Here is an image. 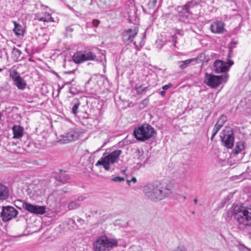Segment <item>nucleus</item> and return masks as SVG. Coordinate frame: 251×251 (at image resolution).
Instances as JSON below:
<instances>
[{"mask_svg":"<svg viewBox=\"0 0 251 251\" xmlns=\"http://www.w3.org/2000/svg\"><path fill=\"white\" fill-rule=\"evenodd\" d=\"M60 173H62V171L61 170H60Z\"/></svg>","mask_w":251,"mask_h":251,"instance_id":"nucleus-60","label":"nucleus"},{"mask_svg":"<svg viewBox=\"0 0 251 251\" xmlns=\"http://www.w3.org/2000/svg\"><path fill=\"white\" fill-rule=\"evenodd\" d=\"M194 61H196V59H189L184 61H180L178 62L179 67L180 69H184L188 67V66Z\"/></svg>","mask_w":251,"mask_h":251,"instance_id":"nucleus-21","label":"nucleus"},{"mask_svg":"<svg viewBox=\"0 0 251 251\" xmlns=\"http://www.w3.org/2000/svg\"><path fill=\"white\" fill-rule=\"evenodd\" d=\"M85 216H86V218L88 219H90L91 218V215H87V214H86L85 215Z\"/></svg>","mask_w":251,"mask_h":251,"instance_id":"nucleus-51","label":"nucleus"},{"mask_svg":"<svg viewBox=\"0 0 251 251\" xmlns=\"http://www.w3.org/2000/svg\"><path fill=\"white\" fill-rule=\"evenodd\" d=\"M237 43L236 41H234L233 40H232L230 44H229V52L227 54V58H230L232 57L233 55V51L232 50L233 48H235L236 46Z\"/></svg>","mask_w":251,"mask_h":251,"instance_id":"nucleus-24","label":"nucleus"},{"mask_svg":"<svg viewBox=\"0 0 251 251\" xmlns=\"http://www.w3.org/2000/svg\"><path fill=\"white\" fill-rule=\"evenodd\" d=\"M225 24L222 21H216L212 23L209 27L210 31L215 34H222L226 31Z\"/></svg>","mask_w":251,"mask_h":251,"instance_id":"nucleus-15","label":"nucleus"},{"mask_svg":"<svg viewBox=\"0 0 251 251\" xmlns=\"http://www.w3.org/2000/svg\"><path fill=\"white\" fill-rule=\"evenodd\" d=\"M54 177L57 185L67 183L70 179L69 175L66 174H55Z\"/></svg>","mask_w":251,"mask_h":251,"instance_id":"nucleus-17","label":"nucleus"},{"mask_svg":"<svg viewBox=\"0 0 251 251\" xmlns=\"http://www.w3.org/2000/svg\"><path fill=\"white\" fill-rule=\"evenodd\" d=\"M74 28H73V27L72 26H68L66 27V30L67 32H73L74 31Z\"/></svg>","mask_w":251,"mask_h":251,"instance_id":"nucleus-44","label":"nucleus"},{"mask_svg":"<svg viewBox=\"0 0 251 251\" xmlns=\"http://www.w3.org/2000/svg\"><path fill=\"white\" fill-rule=\"evenodd\" d=\"M148 102H149V100L148 99H145L142 100V104L146 106L148 105Z\"/></svg>","mask_w":251,"mask_h":251,"instance_id":"nucleus-45","label":"nucleus"},{"mask_svg":"<svg viewBox=\"0 0 251 251\" xmlns=\"http://www.w3.org/2000/svg\"><path fill=\"white\" fill-rule=\"evenodd\" d=\"M68 224L71 225L74 229H78V226L76 224L75 221L73 219H69Z\"/></svg>","mask_w":251,"mask_h":251,"instance_id":"nucleus-34","label":"nucleus"},{"mask_svg":"<svg viewBox=\"0 0 251 251\" xmlns=\"http://www.w3.org/2000/svg\"><path fill=\"white\" fill-rule=\"evenodd\" d=\"M2 70H3V69H1V68H0V72H2Z\"/></svg>","mask_w":251,"mask_h":251,"instance_id":"nucleus-57","label":"nucleus"},{"mask_svg":"<svg viewBox=\"0 0 251 251\" xmlns=\"http://www.w3.org/2000/svg\"><path fill=\"white\" fill-rule=\"evenodd\" d=\"M91 78H89V79H88V80L85 83V86H86L90 82V81L91 80Z\"/></svg>","mask_w":251,"mask_h":251,"instance_id":"nucleus-52","label":"nucleus"},{"mask_svg":"<svg viewBox=\"0 0 251 251\" xmlns=\"http://www.w3.org/2000/svg\"><path fill=\"white\" fill-rule=\"evenodd\" d=\"M77 222L80 224V225L82 226L85 224V221L84 219H81L79 217H78L77 219Z\"/></svg>","mask_w":251,"mask_h":251,"instance_id":"nucleus-41","label":"nucleus"},{"mask_svg":"<svg viewBox=\"0 0 251 251\" xmlns=\"http://www.w3.org/2000/svg\"><path fill=\"white\" fill-rule=\"evenodd\" d=\"M18 211L13 207L7 206L3 207L0 213V216L3 222H7L17 216Z\"/></svg>","mask_w":251,"mask_h":251,"instance_id":"nucleus-11","label":"nucleus"},{"mask_svg":"<svg viewBox=\"0 0 251 251\" xmlns=\"http://www.w3.org/2000/svg\"><path fill=\"white\" fill-rule=\"evenodd\" d=\"M183 198L184 199H185L186 198V197L184 196L183 197Z\"/></svg>","mask_w":251,"mask_h":251,"instance_id":"nucleus-58","label":"nucleus"},{"mask_svg":"<svg viewBox=\"0 0 251 251\" xmlns=\"http://www.w3.org/2000/svg\"><path fill=\"white\" fill-rule=\"evenodd\" d=\"M174 180L165 178L161 181H156L144 186L145 195L152 200H161L170 196L177 187Z\"/></svg>","mask_w":251,"mask_h":251,"instance_id":"nucleus-1","label":"nucleus"},{"mask_svg":"<svg viewBox=\"0 0 251 251\" xmlns=\"http://www.w3.org/2000/svg\"><path fill=\"white\" fill-rule=\"evenodd\" d=\"M226 62L220 60H216L213 64L214 70L216 73H224L227 71L229 68L233 64V61L227 58Z\"/></svg>","mask_w":251,"mask_h":251,"instance_id":"nucleus-9","label":"nucleus"},{"mask_svg":"<svg viewBox=\"0 0 251 251\" xmlns=\"http://www.w3.org/2000/svg\"><path fill=\"white\" fill-rule=\"evenodd\" d=\"M163 45H162L160 47V49H161Z\"/></svg>","mask_w":251,"mask_h":251,"instance_id":"nucleus-59","label":"nucleus"},{"mask_svg":"<svg viewBox=\"0 0 251 251\" xmlns=\"http://www.w3.org/2000/svg\"><path fill=\"white\" fill-rule=\"evenodd\" d=\"M204 55V54L203 53H201L199 54V56H198V57L197 58H196L195 59H196V61L198 59H199L200 60H201V58H202V57H203Z\"/></svg>","mask_w":251,"mask_h":251,"instance_id":"nucleus-47","label":"nucleus"},{"mask_svg":"<svg viewBox=\"0 0 251 251\" xmlns=\"http://www.w3.org/2000/svg\"><path fill=\"white\" fill-rule=\"evenodd\" d=\"M49 18H50V21H49V22H54L53 18L51 17V16L50 17H49Z\"/></svg>","mask_w":251,"mask_h":251,"instance_id":"nucleus-50","label":"nucleus"},{"mask_svg":"<svg viewBox=\"0 0 251 251\" xmlns=\"http://www.w3.org/2000/svg\"><path fill=\"white\" fill-rule=\"evenodd\" d=\"M137 151H138L139 153H140V150H139V149L137 150Z\"/></svg>","mask_w":251,"mask_h":251,"instance_id":"nucleus-55","label":"nucleus"},{"mask_svg":"<svg viewBox=\"0 0 251 251\" xmlns=\"http://www.w3.org/2000/svg\"><path fill=\"white\" fill-rule=\"evenodd\" d=\"M240 229L246 232L248 234L251 235V225H242V228Z\"/></svg>","mask_w":251,"mask_h":251,"instance_id":"nucleus-30","label":"nucleus"},{"mask_svg":"<svg viewBox=\"0 0 251 251\" xmlns=\"http://www.w3.org/2000/svg\"><path fill=\"white\" fill-rule=\"evenodd\" d=\"M72 104H73L72 113L74 115H76L78 113V109L80 105V102L77 99H75L73 101Z\"/></svg>","mask_w":251,"mask_h":251,"instance_id":"nucleus-22","label":"nucleus"},{"mask_svg":"<svg viewBox=\"0 0 251 251\" xmlns=\"http://www.w3.org/2000/svg\"><path fill=\"white\" fill-rule=\"evenodd\" d=\"M160 94L161 95V96L164 97L166 94L165 91L163 90L162 91L160 92Z\"/></svg>","mask_w":251,"mask_h":251,"instance_id":"nucleus-48","label":"nucleus"},{"mask_svg":"<svg viewBox=\"0 0 251 251\" xmlns=\"http://www.w3.org/2000/svg\"><path fill=\"white\" fill-rule=\"evenodd\" d=\"M223 146L227 149H231L234 145V136L231 130H224L220 135Z\"/></svg>","mask_w":251,"mask_h":251,"instance_id":"nucleus-8","label":"nucleus"},{"mask_svg":"<svg viewBox=\"0 0 251 251\" xmlns=\"http://www.w3.org/2000/svg\"><path fill=\"white\" fill-rule=\"evenodd\" d=\"M227 77V75H215L206 73L204 82L211 88H216L223 82H226Z\"/></svg>","mask_w":251,"mask_h":251,"instance_id":"nucleus-6","label":"nucleus"},{"mask_svg":"<svg viewBox=\"0 0 251 251\" xmlns=\"http://www.w3.org/2000/svg\"><path fill=\"white\" fill-rule=\"evenodd\" d=\"M245 179V177L243 176V174H240L238 176H234L230 177V179L232 181H235L236 182H239Z\"/></svg>","mask_w":251,"mask_h":251,"instance_id":"nucleus-28","label":"nucleus"},{"mask_svg":"<svg viewBox=\"0 0 251 251\" xmlns=\"http://www.w3.org/2000/svg\"><path fill=\"white\" fill-rule=\"evenodd\" d=\"M80 206V204L79 203L76 201H73L69 204L68 208L69 210H74L78 208Z\"/></svg>","mask_w":251,"mask_h":251,"instance_id":"nucleus-27","label":"nucleus"},{"mask_svg":"<svg viewBox=\"0 0 251 251\" xmlns=\"http://www.w3.org/2000/svg\"><path fill=\"white\" fill-rule=\"evenodd\" d=\"M136 181H137V180H136V178H135V177H132L131 180L126 179L127 183L128 184V185L129 186L130 185V183L131 182H132L133 183H135L136 182Z\"/></svg>","mask_w":251,"mask_h":251,"instance_id":"nucleus-40","label":"nucleus"},{"mask_svg":"<svg viewBox=\"0 0 251 251\" xmlns=\"http://www.w3.org/2000/svg\"><path fill=\"white\" fill-rule=\"evenodd\" d=\"M85 199V197L80 196L77 198V201H83Z\"/></svg>","mask_w":251,"mask_h":251,"instance_id":"nucleus-46","label":"nucleus"},{"mask_svg":"<svg viewBox=\"0 0 251 251\" xmlns=\"http://www.w3.org/2000/svg\"><path fill=\"white\" fill-rule=\"evenodd\" d=\"M122 152L121 150H115L105 156L100 158L96 165H102L106 171H108L111 165L118 161Z\"/></svg>","mask_w":251,"mask_h":251,"instance_id":"nucleus-5","label":"nucleus"},{"mask_svg":"<svg viewBox=\"0 0 251 251\" xmlns=\"http://www.w3.org/2000/svg\"><path fill=\"white\" fill-rule=\"evenodd\" d=\"M96 57V55L91 51H77L74 54L72 59L75 63L80 64L85 61L94 60Z\"/></svg>","mask_w":251,"mask_h":251,"instance_id":"nucleus-7","label":"nucleus"},{"mask_svg":"<svg viewBox=\"0 0 251 251\" xmlns=\"http://www.w3.org/2000/svg\"><path fill=\"white\" fill-rule=\"evenodd\" d=\"M244 149V143L242 142H237L236 144L235 148L233 151V152L235 154H237L241 151H242Z\"/></svg>","mask_w":251,"mask_h":251,"instance_id":"nucleus-25","label":"nucleus"},{"mask_svg":"<svg viewBox=\"0 0 251 251\" xmlns=\"http://www.w3.org/2000/svg\"><path fill=\"white\" fill-rule=\"evenodd\" d=\"M157 3V0H149L147 6L150 9L154 8Z\"/></svg>","mask_w":251,"mask_h":251,"instance_id":"nucleus-31","label":"nucleus"},{"mask_svg":"<svg viewBox=\"0 0 251 251\" xmlns=\"http://www.w3.org/2000/svg\"><path fill=\"white\" fill-rule=\"evenodd\" d=\"M45 16L46 18V22H49V21H50V18L51 16V15L50 13H45Z\"/></svg>","mask_w":251,"mask_h":251,"instance_id":"nucleus-43","label":"nucleus"},{"mask_svg":"<svg viewBox=\"0 0 251 251\" xmlns=\"http://www.w3.org/2000/svg\"><path fill=\"white\" fill-rule=\"evenodd\" d=\"M124 180V178L120 177V176H116L112 178V180L114 181H115V182H117V181L121 182V181Z\"/></svg>","mask_w":251,"mask_h":251,"instance_id":"nucleus-38","label":"nucleus"},{"mask_svg":"<svg viewBox=\"0 0 251 251\" xmlns=\"http://www.w3.org/2000/svg\"><path fill=\"white\" fill-rule=\"evenodd\" d=\"M134 89L136 92V94L137 95H141L143 94L142 91V85L139 84H136L134 86Z\"/></svg>","mask_w":251,"mask_h":251,"instance_id":"nucleus-33","label":"nucleus"},{"mask_svg":"<svg viewBox=\"0 0 251 251\" xmlns=\"http://www.w3.org/2000/svg\"><path fill=\"white\" fill-rule=\"evenodd\" d=\"M125 172H126V170H122V173H125Z\"/></svg>","mask_w":251,"mask_h":251,"instance_id":"nucleus-56","label":"nucleus"},{"mask_svg":"<svg viewBox=\"0 0 251 251\" xmlns=\"http://www.w3.org/2000/svg\"><path fill=\"white\" fill-rule=\"evenodd\" d=\"M34 19L35 20H38L39 21H43L44 22H46V20L45 14L43 16H41L40 15H36Z\"/></svg>","mask_w":251,"mask_h":251,"instance_id":"nucleus-35","label":"nucleus"},{"mask_svg":"<svg viewBox=\"0 0 251 251\" xmlns=\"http://www.w3.org/2000/svg\"><path fill=\"white\" fill-rule=\"evenodd\" d=\"M10 77L12 79L15 85L20 90H24L26 86L25 80L21 77L20 74L15 70L10 72Z\"/></svg>","mask_w":251,"mask_h":251,"instance_id":"nucleus-12","label":"nucleus"},{"mask_svg":"<svg viewBox=\"0 0 251 251\" xmlns=\"http://www.w3.org/2000/svg\"><path fill=\"white\" fill-rule=\"evenodd\" d=\"M148 89V87H145L142 88V92L143 93V92H146Z\"/></svg>","mask_w":251,"mask_h":251,"instance_id":"nucleus-49","label":"nucleus"},{"mask_svg":"<svg viewBox=\"0 0 251 251\" xmlns=\"http://www.w3.org/2000/svg\"><path fill=\"white\" fill-rule=\"evenodd\" d=\"M75 70L73 71L65 72L64 73V82L66 85L71 84L75 78Z\"/></svg>","mask_w":251,"mask_h":251,"instance_id":"nucleus-18","label":"nucleus"},{"mask_svg":"<svg viewBox=\"0 0 251 251\" xmlns=\"http://www.w3.org/2000/svg\"><path fill=\"white\" fill-rule=\"evenodd\" d=\"M222 126H221L219 123H216L213 129V133L211 137V140H213V138L216 135L217 132L219 131V130L221 128Z\"/></svg>","mask_w":251,"mask_h":251,"instance_id":"nucleus-26","label":"nucleus"},{"mask_svg":"<svg viewBox=\"0 0 251 251\" xmlns=\"http://www.w3.org/2000/svg\"><path fill=\"white\" fill-rule=\"evenodd\" d=\"M15 27L14 28V31L15 34L17 36H23L24 33V30L22 26L19 24H17L14 22Z\"/></svg>","mask_w":251,"mask_h":251,"instance_id":"nucleus-23","label":"nucleus"},{"mask_svg":"<svg viewBox=\"0 0 251 251\" xmlns=\"http://www.w3.org/2000/svg\"><path fill=\"white\" fill-rule=\"evenodd\" d=\"M200 4V1H196L195 0H192L191 1L187 2L185 5L181 7H179L178 9L179 8L182 10V12H184L187 14H190V10L191 8L195 7L196 6L199 5Z\"/></svg>","mask_w":251,"mask_h":251,"instance_id":"nucleus-16","label":"nucleus"},{"mask_svg":"<svg viewBox=\"0 0 251 251\" xmlns=\"http://www.w3.org/2000/svg\"><path fill=\"white\" fill-rule=\"evenodd\" d=\"M9 191L8 188L0 183V200H5L9 197Z\"/></svg>","mask_w":251,"mask_h":251,"instance_id":"nucleus-19","label":"nucleus"},{"mask_svg":"<svg viewBox=\"0 0 251 251\" xmlns=\"http://www.w3.org/2000/svg\"><path fill=\"white\" fill-rule=\"evenodd\" d=\"M12 54L18 58L22 54V51L18 49L14 48L12 50Z\"/></svg>","mask_w":251,"mask_h":251,"instance_id":"nucleus-32","label":"nucleus"},{"mask_svg":"<svg viewBox=\"0 0 251 251\" xmlns=\"http://www.w3.org/2000/svg\"><path fill=\"white\" fill-rule=\"evenodd\" d=\"M238 248L240 251H251V250L243 244H239Z\"/></svg>","mask_w":251,"mask_h":251,"instance_id":"nucleus-36","label":"nucleus"},{"mask_svg":"<svg viewBox=\"0 0 251 251\" xmlns=\"http://www.w3.org/2000/svg\"><path fill=\"white\" fill-rule=\"evenodd\" d=\"M59 142L66 144L76 140L78 137V133L73 129H70L68 132L61 136Z\"/></svg>","mask_w":251,"mask_h":251,"instance_id":"nucleus-14","label":"nucleus"},{"mask_svg":"<svg viewBox=\"0 0 251 251\" xmlns=\"http://www.w3.org/2000/svg\"><path fill=\"white\" fill-rule=\"evenodd\" d=\"M194 202H195V204H196L197 203V201H198L197 199H195L194 200Z\"/></svg>","mask_w":251,"mask_h":251,"instance_id":"nucleus-53","label":"nucleus"},{"mask_svg":"<svg viewBox=\"0 0 251 251\" xmlns=\"http://www.w3.org/2000/svg\"><path fill=\"white\" fill-rule=\"evenodd\" d=\"M117 246L118 241L117 240L109 238L106 236L99 237L93 244L95 251H110L113 247Z\"/></svg>","mask_w":251,"mask_h":251,"instance_id":"nucleus-4","label":"nucleus"},{"mask_svg":"<svg viewBox=\"0 0 251 251\" xmlns=\"http://www.w3.org/2000/svg\"><path fill=\"white\" fill-rule=\"evenodd\" d=\"M1 116H2V114H1V113L0 112V120L1 119Z\"/></svg>","mask_w":251,"mask_h":251,"instance_id":"nucleus-54","label":"nucleus"},{"mask_svg":"<svg viewBox=\"0 0 251 251\" xmlns=\"http://www.w3.org/2000/svg\"><path fill=\"white\" fill-rule=\"evenodd\" d=\"M14 138H20L23 134L24 128L20 126L14 125L12 127Z\"/></svg>","mask_w":251,"mask_h":251,"instance_id":"nucleus-20","label":"nucleus"},{"mask_svg":"<svg viewBox=\"0 0 251 251\" xmlns=\"http://www.w3.org/2000/svg\"><path fill=\"white\" fill-rule=\"evenodd\" d=\"M22 207L25 210L35 214H44L46 212V206L33 205L25 201H22Z\"/></svg>","mask_w":251,"mask_h":251,"instance_id":"nucleus-10","label":"nucleus"},{"mask_svg":"<svg viewBox=\"0 0 251 251\" xmlns=\"http://www.w3.org/2000/svg\"><path fill=\"white\" fill-rule=\"evenodd\" d=\"M225 220L229 222L233 217L238 225V228H242V225H251V207L250 208L236 205L233 209H230L224 214Z\"/></svg>","mask_w":251,"mask_h":251,"instance_id":"nucleus-2","label":"nucleus"},{"mask_svg":"<svg viewBox=\"0 0 251 251\" xmlns=\"http://www.w3.org/2000/svg\"><path fill=\"white\" fill-rule=\"evenodd\" d=\"M171 38H172V42H173V45L174 47H176V44L177 43V40H176L177 37L175 35H174L171 36Z\"/></svg>","mask_w":251,"mask_h":251,"instance_id":"nucleus-37","label":"nucleus"},{"mask_svg":"<svg viewBox=\"0 0 251 251\" xmlns=\"http://www.w3.org/2000/svg\"><path fill=\"white\" fill-rule=\"evenodd\" d=\"M138 32V28L134 26L133 28L125 30L122 33L123 42L126 44H129L133 42L135 36Z\"/></svg>","mask_w":251,"mask_h":251,"instance_id":"nucleus-13","label":"nucleus"},{"mask_svg":"<svg viewBox=\"0 0 251 251\" xmlns=\"http://www.w3.org/2000/svg\"><path fill=\"white\" fill-rule=\"evenodd\" d=\"M227 117L224 115H222L220 118L218 119L217 121V123H219L221 126H223L224 125L227 121Z\"/></svg>","mask_w":251,"mask_h":251,"instance_id":"nucleus-29","label":"nucleus"},{"mask_svg":"<svg viewBox=\"0 0 251 251\" xmlns=\"http://www.w3.org/2000/svg\"><path fill=\"white\" fill-rule=\"evenodd\" d=\"M155 133L154 128L148 124H144L135 127L133 130V135L137 140L145 142L151 138Z\"/></svg>","mask_w":251,"mask_h":251,"instance_id":"nucleus-3","label":"nucleus"},{"mask_svg":"<svg viewBox=\"0 0 251 251\" xmlns=\"http://www.w3.org/2000/svg\"><path fill=\"white\" fill-rule=\"evenodd\" d=\"M99 24H100L99 21H98L97 20H93L92 24L94 26L97 27L99 25Z\"/></svg>","mask_w":251,"mask_h":251,"instance_id":"nucleus-42","label":"nucleus"},{"mask_svg":"<svg viewBox=\"0 0 251 251\" xmlns=\"http://www.w3.org/2000/svg\"><path fill=\"white\" fill-rule=\"evenodd\" d=\"M173 85L171 83H169L168 84L165 85L162 87V89L163 90L166 91L168 90L169 88L172 87Z\"/></svg>","mask_w":251,"mask_h":251,"instance_id":"nucleus-39","label":"nucleus"}]
</instances>
